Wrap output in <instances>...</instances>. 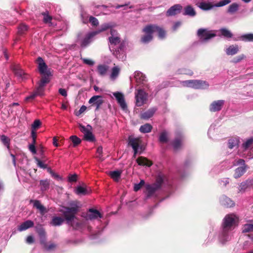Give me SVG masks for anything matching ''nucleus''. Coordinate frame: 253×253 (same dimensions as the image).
Wrapping results in <instances>:
<instances>
[{
	"label": "nucleus",
	"mask_w": 253,
	"mask_h": 253,
	"mask_svg": "<svg viewBox=\"0 0 253 253\" xmlns=\"http://www.w3.org/2000/svg\"><path fill=\"white\" fill-rule=\"evenodd\" d=\"M238 221V217L234 214H229L225 216L218 233V240L220 243L224 244L231 240L232 231L237 226Z\"/></svg>",
	"instance_id": "1"
},
{
	"label": "nucleus",
	"mask_w": 253,
	"mask_h": 253,
	"mask_svg": "<svg viewBox=\"0 0 253 253\" xmlns=\"http://www.w3.org/2000/svg\"><path fill=\"white\" fill-rule=\"evenodd\" d=\"M110 35L108 38L110 50L117 58L123 60L125 54L123 45L120 44L121 39L119 34L116 30L111 29Z\"/></svg>",
	"instance_id": "2"
},
{
	"label": "nucleus",
	"mask_w": 253,
	"mask_h": 253,
	"mask_svg": "<svg viewBox=\"0 0 253 253\" xmlns=\"http://www.w3.org/2000/svg\"><path fill=\"white\" fill-rule=\"evenodd\" d=\"M71 208H65L63 215L67 223L75 229L81 228L82 224L76 217L75 215L78 211V207L74 203L70 204Z\"/></svg>",
	"instance_id": "3"
},
{
	"label": "nucleus",
	"mask_w": 253,
	"mask_h": 253,
	"mask_svg": "<svg viewBox=\"0 0 253 253\" xmlns=\"http://www.w3.org/2000/svg\"><path fill=\"white\" fill-rule=\"evenodd\" d=\"M182 85L186 87L202 89H207L209 86V84L207 82L199 80H191L183 81Z\"/></svg>",
	"instance_id": "4"
},
{
	"label": "nucleus",
	"mask_w": 253,
	"mask_h": 253,
	"mask_svg": "<svg viewBox=\"0 0 253 253\" xmlns=\"http://www.w3.org/2000/svg\"><path fill=\"white\" fill-rule=\"evenodd\" d=\"M163 182L162 177H159L155 183L152 184H147L145 187L147 198L153 196L155 192L161 187Z\"/></svg>",
	"instance_id": "5"
},
{
	"label": "nucleus",
	"mask_w": 253,
	"mask_h": 253,
	"mask_svg": "<svg viewBox=\"0 0 253 253\" xmlns=\"http://www.w3.org/2000/svg\"><path fill=\"white\" fill-rule=\"evenodd\" d=\"M36 62L40 73L43 76L42 77H47L49 78V77L52 76V74L43 59L42 57H39Z\"/></svg>",
	"instance_id": "6"
},
{
	"label": "nucleus",
	"mask_w": 253,
	"mask_h": 253,
	"mask_svg": "<svg viewBox=\"0 0 253 253\" xmlns=\"http://www.w3.org/2000/svg\"><path fill=\"white\" fill-rule=\"evenodd\" d=\"M197 35L202 42H205L214 37L216 34L211 31L206 29H199Z\"/></svg>",
	"instance_id": "7"
},
{
	"label": "nucleus",
	"mask_w": 253,
	"mask_h": 253,
	"mask_svg": "<svg viewBox=\"0 0 253 253\" xmlns=\"http://www.w3.org/2000/svg\"><path fill=\"white\" fill-rule=\"evenodd\" d=\"M148 94L143 89H138L135 93L136 105L140 107L144 104L147 99Z\"/></svg>",
	"instance_id": "8"
},
{
	"label": "nucleus",
	"mask_w": 253,
	"mask_h": 253,
	"mask_svg": "<svg viewBox=\"0 0 253 253\" xmlns=\"http://www.w3.org/2000/svg\"><path fill=\"white\" fill-rule=\"evenodd\" d=\"M143 32L145 34L141 38V42L143 43H148L153 39V31L151 25H149L145 27L143 30Z\"/></svg>",
	"instance_id": "9"
},
{
	"label": "nucleus",
	"mask_w": 253,
	"mask_h": 253,
	"mask_svg": "<svg viewBox=\"0 0 253 253\" xmlns=\"http://www.w3.org/2000/svg\"><path fill=\"white\" fill-rule=\"evenodd\" d=\"M50 79L47 77H42L39 83L38 87L36 89L35 92L38 96H43L45 90L44 87L47 84L49 83Z\"/></svg>",
	"instance_id": "10"
},
{
	"label": "nucleus",
	"mask_w": 253,
	"mask_h": 253,
	"mask_svg": "<svg viewBox=\"0 0 253 253\" xmlns=\"http://www.w3.org/2000/svg\"><path fill=\"white\" fill-rule=\"evenodd\" d=\"M253 147V137L247 139L242 144L241 148L243 149V152H239L241 157H247L246 151L251 150Z\"/></svg>",
	"instance_id": "11"
},
{
	"label": "nucleus",
	"mask_w": 253,
	"mask_h": 253,
	"mask_svg": "<svg viewBox=\"0 0 253 253\" xmlns=\"http://www.w3.org/2000/svg\"><path fill=\"white\" fill-rule=\"evenodd\" d=\"M79 127L80 130L84 133V138L86 140L93 141L94 140V136L90 131L91 127L90 125H87L86 127L83 125H80Z\"/></svg>",
	"instance_id": "12"
},
{
	"label": "nucleus",
	"mask_w": 253,
	"mask_h": 253,
	"mask_svg": "<svg viewBox=\"0 0 253 253\" xmlns=\"http://www.w3.org/2000/svg\"><path fill=\"white\" fill-rule=\"evenodd\" d=\"M141 143V140L138 138H129L128 144L130 145L134 151V157L136 156V155L138 153L139 149H141V147H140Z\"/></svg>",
	"instance_id": "13"
},
{
	"label": "nucleus",
	"mask_w": 253,
	"mask_h": 253,
	"mask_svg": "<svg viewBox=\"0 0 253 253\" xmlns=\"http://www.w3.org/2000/svg\"><path fill=\"white\" fill-rule=\"evenodd\" d=\"M224 103L225 101L223 100L214 101L210 104L209 110L211 112L219 111L222 109Z\"/></svg>",
	"instance_id": "14"
},
{
	"label": "nucleus",
	"mask_w": 253,
	"mask_h": 253,
	"mask_svg": "<svg viewBox=\"0 0 253 253\" xmlns=\"http://www.w3.org/2000/svg\"><path fill=\"white\" fill-rule=\"evenodd\" d=\"M98 34L97 32H91L88 33L81 41V46L85 47L87 46L92 41L94 37Z\"/></svg>",
	"instance_id": "15"
},
{
	"label": "nucleus",
	"mask_w": 253,
	"mask_h": 253,
	"mask_svg": "<svg viewBox=\"0 0 253 253\" xmlns=\"http://www.w3.org/2000/svg\"><path fill=\"white\" fill-rule=\"evenodd\" d=\"M113 95L115 97L121 108L123 110H126L127 105L125 100L124 94L120 92H115L113 93Z\"/></svg>",
	"instance_id": "16"
},
{
	"label": "nucleus",
	"mask_w": 253,
	"mask_h": 253,
	"mask_svg": "<svg viewBox=\"0 0 253 253\" xmlns=\"http://www.w3.org/2000/svg\"><path fill=\"white\" fill-rule=\"evenodd\" d=\"M85 217L87 220H93L98 217L102 218V215L98 211L90 209L86 213Z\"/></svg>",
	"instance_id": "17"
},
{
	"label": "nucleus",
	"mask_w": 253,
	"mask_h": 253,
	"mask_svg": "<svg viewBox=\"0 0 253 253\" xmlns=\"http://www.w3.org/2000/svg\"><path fill=\"white\" fill-rule=\"evenodd\" d=\"M157 110V108L156 107L150 108L148 110L141 113L140 118L147 120L153 116Z\"/></svg>",
	"instance_id": "18"
},
{
	"label": "nucleus",
	"mask_w": 253,
	"mask_h": 253,
	"mask_svg": "<svg viewBox=\"0 0 253 253\" xmlns=\"http://www.w3.org/2000/svg\"><path fill=\"white\" fill-rule=\"evenodd\" d=\"M182 6L180 4H175L168 9L167 15L168 16H174L180 12Z\"/></svg>",
	"instance_id": "19"
},
{
	"label": "nucleus",
	"mask_w": 253,
	"mask_h": 253,
	"mask_svg": "<svg viewBox=\"0 0 253 253\" xmlns=\"http://www.w3.org/2000/svg\"><path fill=\"white\" fill-rule=\"evenodd\" d=\"M103 101L102 97L99 95L93 96L88 101L89 104L95 105L96 107V109H98L100 106L102 104Z\"/></svg>",
	"instance_id": "20"
},
{
	"label": "nucleus",
	"mask_w": 253,
	"mask_h": 253,
	"mask_svg": "<svg viewBox=\"0 0 253 253\" xmlns=\"http://www.w3.org/2000/svg\"><path fill=\"white\" fill-rule=\"evenodd\" d=\"M153 33L157 32L160 39H164L166 36L165 30L161 27L155 25H151Z\"/></svg>",
	"instance_id": "21"
},
{
	"label": "nucleus",
	"mask_w": 253,
	"mask_h": 253,
	"mask_svg": "<svg viewBox=\"0 0 253 253\" xmlns=\"http://www.w3.org/2000/svg\"><path fill=\"white\" fill-rule=\"evenodd\" d=\"M248 169V166H240L235 169L233 177L236 178H239L241 177L247 171Z\"/></svg>",
	"instance_id": "22"
},
{
	"label": "nucleus",
	"mask_w": 253,
	"mask_h": 253,
	"mask_svg": "<svg viewBox=\"0 0 253 253\" xmlns=\"http://www.w3.org/2000/svg\"><path fill=\"white\" fill-rule=\"evenodd\" d=\"M219 202L222 205L226 207H231L234 205L233 201L225 195H222L220 197Z\"/></svg>",
	"instance_id": "23"
},
{
	"label": "nucleus",
	"mask_w": 253,
	"mask_h": 253,
	"mask_svg": "<svg viewBox=\"0 0 253 253\" xmlns=\"http://www.w3.org/2000/svg\"><path fill=\"white\" fill-rule=\"evenodd\" d=\"M34 225V223L32 220H27L23 223H22L20 225H19L18 227V230L19 231H25L31 227H33Z\"/></svg>",
	"instance_id": "24"
},
{
	"label": "nucleus",
	"mask_w": 253,
	"mask_h": 253,
	"mask_svg": "<svg viewBox=\"0 0 253 253\" xmlns=\"http://www.w3.org/2000/svg\"><path fill=\"white\" fill-rule=\"evenodd\" d=\"M239 50L237 45H231L226 48L225 52L227 55H234L237 54Z\"/></svg>",
	"instance_id": "25"
},
{
	"label": "nucleus",
	"mask_w": 253,
	"mask_h": 253,
	"mask_svg": "<svg viewBox=\"0 0 253 253\" xmlns=\"http://www.w3.org/2000/svg\"><path fill=\"white\" fill-rule=\"evenodd\" d=\"M30 202L33 203L34 207L38 210L41 214L43 215L46 212L45 208L42 205L39 200H31Z\"/></svg>",
	"instance_id": "26"
},
{
	"label": "nucleus",
	"mask_w": 253,
	"mask_h": 253,
	"mask_svg": "<svg viewBox=\"0 0 253 253\" xmlns=\"http://www.w3.org/2000/svg\"><path fill=\"white\" fill-rule=\"evenodd\" d=\"M120 68L118 66H114L112 68L109 76L111 81H114L117 78L120 74Z\"/></svg>",
	"instance_id": "27"
},
{
	"label": "nucleus",
	"mask_w": 253,
	"mask_h": 253,
	"mask_svg": "<svg viewBox=\"0 0 253 253\" xmlns=\"http://www.w3.org/2000/svg\"><path fill=\"white\" fill-rule=\"evenodd\" d=\"M90 192V190L89 188L81 186H78L75 190V193L78 195H85Z\"/></svg>",
	"instance_id": "28"
},
{
	"label": "nucleus",
	"mask_w": 253,
	"mask_h": 253,
	"mask_svg": "<svg viewBox=\"0 0 253 253\" xmlns=\"http://www.w3.org/2000/svg\"><path fill=\"white\" fill-rule=\"evenodd\" d=\"M219 36H223L225 38H231L233 36L232 33L226 28H221L218 31Z\"/></svg>",
	"instance_id": "29"
},
{
	"label": "nucleus",
	"mask_w": 253,
	"mask_h": 253,
	"mask_svg": "<svg viewBox=\"0 0 253 253\" xmlns=\"http://www.w3.org/2000/svg\"><path fill=\"white\" fill-rule=\"evenodd\" d=\"M134 78L138 83H143L146 81V77L142 73L136 71L134 73Z\"/></svg>",
	"instance_id": "30"
},
{
	"label": "nucleus",
	"mask_w": 253,
	"mask_h": 253,
	"mask_svg": "<svg viewBox=\"0 0 253 253\" xmlns=\"http://www.w3.org/2000/svg\"><path fill=\"white\" fill-rule=\"evenodd\" d=\"M198 6L203 10H209L214 7V5H212L210 2H201L198 4Z\"/></svg>",
	"instance_id": "31"
},
{
	"label": "nucleus",
	"mask_w": 253,
	"mask_h": 253,
	"mask_svg": "<svg viewBox=\"0 0 253 253\" xmlns=\"http://www.w3.org/2000/svg\"><path fill=\"white\" fill-rule=\"evenodd\" d=\"M136 161L138 164L140 166L150 167L152 164L149 160L142 157L138 158Z\"/></svg>",
	"instance_id": "32"
},
{
	"label": "nucleus",
	"mask_w": 253,
	"mask_h": 253,
	"mask_svg": "<svg viewBox=\"0 0 253 253\" xmlns=\"http://www.w3.org/2000/svg\"><path fill=\"white\" fill-rule=\"evenodd\" d=\"M109 70V66L106 65H99L97 66V70L99 75L104 76Z\"/></svg>",
	"instance_id": "33"
},
{
	"label": "nucleus",
	"mask_w": 253,
	"mask_h": 253,
	"mask_svg": "<svg viewBox=\"0 0 253 253\" xmlns=\"http://www.w3.org/2000/svg\"><path fill=\"white\" fill-rule=\"evenodd\" d=\"M239 143V138L235 137L228 140V147L230 149H233L238 146Z\"/></svg>",
	"instance_id": "34"
},
{
	"label": "nucleus",
	"mask_w": 253,
	"mask_h": 253,
	"mask_svg": "<svg viewBox=\"0 0 253 253\" xmlns=\"http://www.w3.org/2000/svg\"><path fill=\"white\" fill-rule=\"evenodd\" d=\"M184 15L193 17L196 15V11L191 6L188 5L184 8Z\"/></svg>",
	"instance_id": "35"
},
{
	"label": "nucleus",
	"mask_w": 253,
	"mask_h": 253,
	"mask_svg": "<svg viewBox=\"0 0 253 253\" xmlns=\"http://www.w3.org/2000/svg\"><path fill=\"white\" fill-rule=\"evenodd\" d=\"M251 188L247 181V180L245 181H243L240 183L238 187L239 192H244L248 189Z\"/></svg>",
	"instance_id": "36"
},
{
	"label": "nucleus",
	"mask_w": 253,
	"mask_h": 253,
	"mask_svg": "<svg viewBox=\"0 0 253 253\" xmlns=\"http://www.w3.org/2000/svg\"><path fill=\"white\" fill-rule=\"evenodd\" d=\"M152 126L148 123L141 126L139 128V130L141 132L143 133H148L151 131Z\"/></svg>",
	"instance_id": "37"
},
{
	"label": "nucleus",
	"mask_w": 253,
	"mask_h": 253,
	"mask_svg": "<svg viewBox=\"0 0 253 253\" xmlns=\"http://www.w3.org/2000/svg\"><path fill=\"white\" fill-rule=\"evenodd\" d=\"M122 173L121 170H114L109 172V175L115 181H118L120 178L121 174Z\"/></svg>",
	"instance_id": "38"
},
{
	"label": "nucleus",
	"mask_w": 253,
	"mask_h": 253,
	"mask_svg": "<svg viewBox=\"0 0 253 253\" xmlns=\"http://www.w3.org/2000/svg\"><path fill=\"white\" fill-rule=\"evenodd\" d=\"M239 5L237 3H233L228 7L227 12L233 14L237 11L239 9Z\"/></svg>",
	"instance_id": "39"
},
{
	"label": "nucleus",
	"mask_w": 253,
	"mask_h": 253,
	"mask_svg": "<svg viewBox=\"0 0 253 253\" xmlns=\"http://www.w3.org/2000/svg\"><path fill=\"white\" fill-rule=\"evenodd\" d=\"M64 221V219L58 216H54L53 217L51 224L53 226H59L61 225Z\"/></svg>",
	"instance_id": "40"
},
{
	"label": "nucleus",
	"mask_w": 253,
	"mask_h": 253,
	"mask_svg": "<svg viewBox=\"0 0 253 253\" xmlns=\"http://www.w3.org/2000/svg\"><path fill=\"white\" fill-rule=\"evenodd\" d=\"M0 140L2 144L9 150L10 139L7 136L2 135L0 136Z\"/></svg>",
	"instance_id": "41"
},
{
	"label": "nucleus",
	"mask_w": 253,
	"mask_h": 253,
	"mask_svg": "<svg viewBox=\"0 0 253 253\" xmlns=\"http://www.w3.org/2000/svg\"><path fill=\"white\" fill-rule=\"evenodd\" d=\"M38 233L40 238L41 244L44 245L46 241L45 231L42 228H40L38 230Z\"/></svg>",
	"instance_id": "42"
},
{
	"label": "nucleus",
	"mask_w": 253,
	"mask_h": 253,
	"mask_svg": "<svg viewBox=\"0 0 253 253\" xmlns=\"http://www.w3.org/2000/svg\"><path fill=\"white\" fill-rule=\"evenodd\" d=\"M168 133L164 130L162 131L159 136V141L161 143H165L168 141Z\"/></svg>",
	"instance_id": "43"
},
{
	"label": "nucleus",
	"mask_w": 253,
	"mask_h": 253,
	"mask_svg": "<svg viewBox=\"0 0 253 253\" xmlns=\"http://www.w3.org/2000/svg\"><path fill=\"white\" fill-rule=\"evenodd\" d=\"M182 138H177L174 139L172 143V146L175 150H178L182 146Z\"/></svg>",
	"instance_id": "44"
},
{
	"label": "nucleus",
	"mask_w": 253,
	"mask_h": 253,
	"mask_svg": "<svg viewBox=\"0 0 253 253\" xmlns=\"http://www.w3.org/2000/svg\"><path fill=\"white\" fill-rule=\"evenodd\" d=\"M13 70L16 76L22 78H24V75L25 74L24 72L22 69L20 68V67L18 66H15L14 67Z\"/></svg>",
	"instance_id": "45"
},
{
	"label": "nucleus",
	"mask_w": 253,
	"mask_h": 253,
	"mask_svg": "<svg viewBox=\"0 0 253 253\" xmlns=\"http://www.w3.org/2000/svg\"><path fill=\"white\" fill-rule=\"evenodd\" d=\"M240 40L244 42H253V34H245L240 37Z\"/></svg>",
	"instance_id": "46"
},
{
	"label": "nucleus",
	"mask_w": 253,
	"mask_h": 253,
	"mask_svg": "<svg viewBox=\"0 0 253 253\" xmlns=\"http://www.w3.org/2000/svg\"><path fill=\"white\" fill-rule=\"evenodd\" d=\"M243 232L247 233L253 231V224H245L242 228Z\"/></svg>",
	"instance_id": "47"
},
{
	"label": "nucleus",
	"mask_w": 253,
	"mask_h": 253,
	"mask_svg": "<svg viewBox=\"0 0 253 253\" xmlns=\"http://www.w3.org/2000/svg\"><path fill=\"white\" fill-rule=\"evenodd\" d=\"M178 74H185L190 76H192L193 74V72L191 70L186 68L180 69L178 70Z\"/></svg>",
	"instance_id": "48"
},
{
	"label": "nucleus",
	"mask_w": 253,
	"mask_h": 253,
	"mask_svg": "<svg viewBox=\"0 0 253 253\" xmlns=\"http://www.w3.org/2000/svg\"><path fill=\"white\" fill-rule=\"evenodd\" d=\"M49 182L47 180H42L40 181V185L41 186V189L42 191L46 190L49 186Z\"/></svg>",
	"instance_id": "49"
},
{
	"label": "nucleus",
	"mask_w": 253,
	"mask_h": 253,
	"mask_svg": "<svg viewBox=\"0 0 253 253\" xmlns=\"http://www.w3.org/2000/svg\"><path fill=\"white\" fill-rule=\"evenodd\" d=\"M231 2L230 0H222L214 4V7H221L225 6Z\"/></svg>",
	"instance_id": "50"
},
{
	"label": "nucleus",
	"mask_w": 253,
	"mask_h": 253,
	"mask_svg": "<svg viewBox=\"0 0 253 253\" xmlns=\"http://www.w3.org/2000/svg\"><path fill=\"white\" fill-rule=\"evenodd\" d=\"M70 139L74 144V146L79 145L81 142V139L76 135H72L70 137Z\"/></svg>",
	"instance_id": "51"
},
{
	"label": "nucleus",
	"mask_w": 253,
	"mask_h": 253,
	"mask_svg": "<svg viewBox=\"0 0 253 253\" xmlns=\"http://www.w3.org/2000/svg\"><path fill=\"white\" fill-rule=\"evenodd\" d=\"M81 16L84 23L86 24L88 22V15L85 12L82 11L81 14Z\"/></svg>",
	"instance_id": "52"
},
{
	"label": "nucleus",
	"mask_w": 253,
	"mask_h": 253,
	"mask_svg": "<svg viewBox=\"0 0 253 253\" xmlns=\"http://www.w3.org/2000/svg\"><path fill=\"white\" fill-rule=\"evenodd\" d=\"M35 160L36 161L37 164L39 168L43 169H45L47 168L46 165L44 164L42 161L39 160L38 158H37V157H35Z\"/></svg>",
	"instance_id": "53"
},
{
	"label": "nucleus",
	"mask_w": 253,
	"mask_h": 253,
	"mask_svg": "<svg viewBox=\"0 0 253 253\" xmlns=\"http://www.w3.org/2000/svg\"><path fill=\"white\" fill-rule=\"evenodd\" d=\"M110 28H111V24L109 23H105L104 24H102L101 26L100 29L98 31H97L96 32H97L98 34H99V33L104 31Z\"/></svg>",
	"instance_id": "54"
},
{
	"label": "nucleus",
	"mask_w": 253,
	"mask_h": 253,
	"mask_svg": "<svg viewBox=\"0 0 253 253\" xmlns=\"http://www.w3.org/2000/svg\"><path fill=\"white\" fill-rule=\"evenodd\" d=\"M145 184L144 180H141L139 183L135 184L134 185V190L138 191Z\"/></svg>",
	"instance_id": "55"
},
{
	"label": "nucleus",
	"mask_w": 253,
	"mask_h": 253,
	"mask_svg": "<svg viewBox=\"0 0 253 253\" xmlns=\"http://www.w3.org/2000/svg\"><path fill=\"white\" fill-rule=\"evenodd\" d=\"M28 29V27L25 24H21L18 27V33L19 34H23Z\"/></svg>",
	"instance_id": "56"
},
{
	"label": "nucleus",
	"mask_w": 253,
	"mask_h": 253,
	"mask_svg": "<svg viewBox=\"0 0 253 253\" xmlns=\"http://www.w3.org/2000/svg\"><path fill=\"white\" fill-rule=\"evenodd\" d=\"M103 151V148L101 146L98 147L97 148L96 152H97V157L101 161H103L104 158L102 157V154Z\"/></svg>",
	"instance_id": "57"
},
{
	"label": "nucleus",
	"mask_w": 253,
	"mask_h": 253,
	"mask_svg": "<svg viewBox=\"0 0 253 253\" xmlns=\"http://www.w3.org/2000/svg\"><path fill=\"white\" fill-rule=\"evenodd\" d=\"M89 21L92 26H97L99 23L97 19L93 16L89 17Z\"/></svg>",
	"instance_id": "58"
},
{
	"label": "nucleus",
	"mask_w": 253,
	"mask_h": 253,
	"mask_svg": "<svg viewBox=\"0 0 253 253\" xmlns=\"http://www.w3.org/2000/svg\"><path fill=\"white\" fill-rule=\"evenodd\" d=\"M246 57L245 55L244 54L240 55L236 57H235L233 60L232 62L235 63H238L240 62L241 60L245 59Z\"/></svg>",
	"instance_id": "59"
},
{
	"label": "nucleus",
	"mask_w": 253,
	"mask_h": 253,
	"mask_svg": "<svg viewBox=\"0 0 253 253\" xmlns=\"http://www.w3.org/2000/svg\"><path fill=\"white\" fill-rule=\"evenodd\" d=\"M215 130L214 126H211L210 127L209 129L208 130V135L210 137L212 138L214 136L213 133L215 132Z\"/></svg>",
	"instance_id": "60"
},
{
	"label": "nucleus",
	"mask_w": 253,
	"mask_h": 253,
	"mask_svg": "<svg viewBox=\"0 0 253 253\" xmlns=\"http://www.w3.org/2000/svg\"><path fill=\"white\" fill-rule=\"evenodd\" d=\"M41 122L39 120H35L33 124L32 125V129L34 130H36L37 128H38L41 126Z\"/></svg>",
	"instance_id": "61"
},
{
	"label": "nucleus",
	"mask_w": 253,
	"mask_h": 253,
	"mask_svg": "<svg viewBox=\"0 0 253 253\" xmlns=\"http://www.w3.org/2000/svg\"><path fill=\"white\" fill-rule=\"evenodd\" d=\"M43 21L46 23H51V20H52V17L49 16L48 14L44 13L43 14Z\"/></svg>",
	"instance_id": "62"
},
{
	"label": "nucleus",
	"mask_w": 253,
	"mask_h": 253,
	"mask_svg": "<svg viewBox=\"0 0 253 253\" xmlns=\"http://www.w3.org/2000/svg\"><path fill=\"white\" fill-rule=\"evenodd\" d=\"M35 143H33L29 145V149L31 153L33 154H35L37 153L36 149L35 147Z\"/></svg>",
	"instance_id": "63"
},
{
	"label": "nucleus",
	"mask_w": 253,
	"mask_h": 253,
	"mask_svg": "<svg viewBox=\"0 0 253 253\" xmlns=\"http://www.w3.org/2000/svg\"><path fill=\"white\" fill-rule=\"evenodd\" d=\"M82 60H83L84 64H86L89 66H92L94 64V62L93 60L89 59L82 58Z\"/></svg>",
	"instance_id": "64"
}]
</instances>
